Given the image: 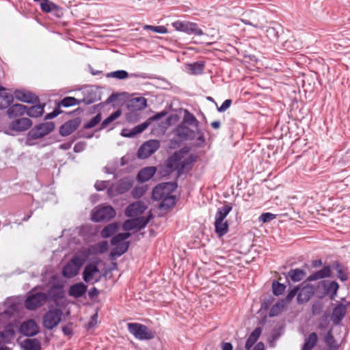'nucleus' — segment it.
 <instances>
[{"label":"nucleus","mask_w":350,"mask_h":350,"mask_svg":"<svg viewBox=\"0 0 350 350\" xmlns=\"http://www.w3.org/2000/svg\"><path fill=\"white\" fill-rule=\"evenodd\" d=\"M119 95L118 93H112L106 100L105 103H100L96 105H94L90 111V113L92 114L98 111V113L105 105H108L118 99Z\"/></svg>","instance_id":"46"},{"label":"nucleus","mask_w":350,"mask_h":350,"mask_svg":"<svg viewBox=\"0 0 350 350\" xmlns=\"http://www.w3.org/2000/svg\"><path fill=\"white\" fill-rule=\"evenodd\" d=\"M130 244V241H124L122 243L115 244V247H113L109 253L110 260H113L126 253L129 248Z\"/></svg>","instance_id":"26"},{"label":"nucleus","mask_w":350,"mask_h":350,"mask_svg":"<svg viewBox=\"0 0 350 350\" xmlns=\"http://www.w3.org/2000/svg\"><path fill=\"white\" fill-rule=\"evenodd\" d=\"M59 102L60 105L64 107H69L81 104L79 99L73 96H65Z\"/></svg>","instance_id":"53"},{"label":"nucleus","mask_w":350,"mask_h":350,"mask_svg":"<svg viewBox=\"0 0 350 350\" xmlns=\"http://www.w3.org/2000/svg\"><path fill=\"white\" fill-rule=\"evenodd\" d=\"M146 147L150 150L149 154L154 153L160 146V142L157 139H150L144 143Z\"/></svg>","instance_id":"56"},{"label":"nucleus","mask_w":350,"mask_h":350,"mask_svg":"<svg viewBox=\"0 0 350 350\" xmlns=\"http://www.w3.org/2000/svg\"><path fill=\"white\" fill-rule=\"evenodd\" d=\"M180 122L187 125L194 126L196 128V129L198 128L200 124L196 116L187 109L185 110L184 116Z\"/></svg>","instance_id":"44"},{"label":"nucleus","mask_w":350,"mask_h":350,"mask_svg":"<svg viewBox=\"0 0 350 350\" xmlns=\"http://www.w3.org/2000/svg\"><path fill=\"white\" fill-rule=\"evenodd\" d=\"M317 340V334L315 332H312L305 340L301 350H311L316 345Z\"/></svg>","instance_id":"48"},{"label":"nucleus","mask_w":350,"mask_h":350,"mask_svg":"<svg viewBox=\"0 0 350 350\" xmlns=\"http://www.w3.org/2000/svg\"><path fill=\"white\" fill-rule=\"evenodd\" d=\"M128 330L135 338L140 340H148L154 338V333L147 326L138 323H128Z\"/></svg>","instance_id":"6"},{"label":"nucleus","mask_w":350,"mask_h":350,"mask_svg":"<svg viewBox=\"0 0 350 350\" xmlns=\"http://www.w3.org/2000/svg\"><path fill=\"white\" fill-rule=\"evenodd\" d=\"M88 291V286L82 282L72 284L68 290V295L76 299L82 297Z\"/></svg>","instance_id":"24"},{"label":"nucleus","mask_w":350,"mask_h":350,"mask_svg":"<svg viewBox=\"0 0 350 350\" xmlns=\"http://www.w3.org/2000/svg\"><path fill=\"white\" fill-rule=\"evenodd\" d=\"M172 27L178 31L185 33L188 35L202 36L204 32L196 23L189 21H176L172 23Z\"/></svg>","instance_id":"8"},{"label":"nucleus","mask_w":350,"mask_h":350,"mask_svg":"<svg viewBox=\"0 0 350 350\" xmlns=\"http://www.w3.org/2000/svg\"><path fill=\"white\" fill-rule=\"evenodd\" d=\"M274 301H275V298L272 296H269V297L264 299L261 303L260 310H267L270 307L272 306Z\"/></svg>","instance_id":"64"},{"label":"nucleus","mask_w":350,"mask_h":350,"mask_svg":"<svg viewBox=\"0 0 350 350\" xmlns=\"http://www.w3.org/2000/svg\"><path fill=\"white\" fill-rule=\"evenodd\" d=\"M300 289V286H294L292 289L289 290L285 298L282 299L286 304L290 302L295 295L297 296L299 293V291Z\"/></svg>","instance_id":"59"},{"label":"nucleus","mask_w":350,"mask_h":350,"mask_svg":"<svg viewBox=\"0 0 350 350\" xmlns=\"http://www.w3.org/2000/svg\"><path fill=\"white\" fill-rule=\"evenodd\" d=\"M90 254L88 248H83L78 251V252L72 258L76 263H78L79 266H83V264L90 258Z\"/></svg>","instance_id":"42"},{"label":"nucleus","mask_w":350,"mask_h":350,"mask_svg":"<svg viewBox=\"0 0 350 350\" xmlns=\"http://www.w3.org/2000/svg\"><path fill=\"white\" fill-rule=\"evenodd\" d=\"M161 200L158 206L159 209L166 211L175 206L176 199L174 195H165Z\"/></svg>","instance_id":"39"},{"label":"nucleus","mask_w":350,"mask_h":350,"mask_svg":"<svg viewBox=\"0 0 350 350\" xmlns=\"http://www.w3.org/2000/svg\"><path fill=\"white\" fill-rule=\"evenodd\" d=\"M107 78H115L120 80L125 79L129 77H135V78H142V79H154L155 77L148 76L147 74L141 72V73H129L124 70H118L113 72H108L106 75Z\"/></svg>","instance_id":"16"},{"label":"nucleus","mask_w":350,"mask_h":350,"mask_svg":"<svg viewBox=\"0 0 350 350\" xmlns=\"http://www.w3.org/2000/svg\"><path fill=\"white\" fill-rule=\"evenodd\" d=\"M40 332V328L33 319H27L22 323L19 327V332L27 337H33Z\"/></svg>","instance_id":"14"},{"label":"nucleus","mask_w":350,"mask_h":350,"mask_svg":"<svg viewBox=\"0 0 350 350\" xmlns=\"http://www.w3.org/2000/svg\"><path fill=\"white\" fill-rule=\"evenodd\" d=\"M286 304H287L282 299L278 300L277 302L271 307L269 316L270 317L278 316L286 306Z\"/></svg>","instance_id":"47"},{"label":"nucleus","mask_w":350,"mask_h":350,"mask_svg":"<svg viewBox=\"0 0 350 350\" xmlns=\"http://www.w3.org/2000/svg\"><path fill=\"white\" fill-rule=\"evenodd\" d=\"M83 98L79 99L81 103L85 105H91L101 100V93L99 88L95 85H88L81 89Z\"/></svg>","instance_id":"9"},{"label":"nucleus","mask_w":350,"mask_h":350,"mask_svg":"<svg viewBox=\"0 0 350 350\" xmlns=\"http://www.w3.org/2000/svg\"><path fill=\"white\" fill-rule=\"evenodd\" d=\"M148 206L142 200L137 201L129 204L124 211V214L128 217H133L135 215H140L143 214L147 209Z\"/></svg>","instance_id":"17"},{"label":"nucleus","mask_w":350,"mask_h":350,"mask_svg":"<svg viewBox=\"0 0 350 350\" xmlns=\"http://www.w3.org/2000/svg\"><path fill=\"white\" fill-rule=\"evenodd\" d=\"M150 152V150L148 148L146 147L145 145L143 144L140 146L139 148L137 155V157L140 159H145L148 158L151 154H149L148 153Z\"/></svg>","instance_id":"60"},{"label":"nucleus","mask_w":350,"mask_h":350,"mask_svg":"<svg viewBox=\"0 0 350 350\" xmlns=\"http://www.w3.org/2000/svg\"><path fill=\"white\" fill-rule=\"evenodd\" d=\"M154 217L152 211H148L146 216L135 217L136 230H141L146 227L148 224Z\"/></svg>","instance_id":"36"},{"label":"nucleus","mask_w":350,"mask_h":350,"mask_svg":"<svg viewBox=\"0 0 350 350\" xmlns=\"http://www.w3.org/2000/svg\"><path fill=\"white\" fill-rule=\"evenodd\" d=\"M315 293L314 286L311 284H306L299 289L297 297L299 304H304L310 300Z\"/></svg>","instance_id":"21"},{"label":"nucleus","mask_w":350,"mask_h":350,"mask_svg":"<svg viewBox=\"0 0 350 350\" xmlns=\"http://www.w3.org/2000/svg\"><path fill=\"white\" fill-rule=\"evenodd\" d=\"M191 150V148L189 146H184L180 149L175 151L172 156H170L166 162V167L168 169L174 168L173 165L176 163L182 161L183 159L187 155Z\"/></svg>","instance_id":"18"},{"label":"nucleus","mask_w":350,"mask_h":350,"mask_svg":"<svg viewBox=\"0 0 350 350\" xmlns=\"http://www.w3.org/2000/svg\"><path fill=\"white\" fill-rule=\"evenodd\" d=\"M121 110L117 109L111 113L107 118L104 119L100 124L99 130L105 129L109 124L113 122L121 116Z\"/></svg>","instance_id":"50"},{"label":"nucleus","mask_w":350,"mask_h":350,"mask_svg":"<svg viewBox=\"0 0 350 350\" xmlns=\"http://www.w3.org/2000/svg\"><path fill=\"white\" fill-rule=\"evenodd\" d=\"M160 184H163L161 187L164 190L166 195H172V193L177 189L178 183L176 181L163 182Z\"/></svg>","instance_id":"54"},{"label":"nucleus","mask_w":350,"mask_h":350,"mask_svg":"<svg viewBox=\"0 0 350 350\" xmlns=\"http://www.w3.org/2000/svg\"><path fill=\"white\" fill-rule=\"evenodd\" d=\"M14 95L18 100L25 103L35 104L40 102L39 97L29 90H15Z\"/></svg>","instance_id":"15"},{"label":"nucleus","mask_w":350,"mask_h":350,"mask_svg":"<svg viewBox=\"0 0 350 350\" xmlns=\"http://www.w3.org/2000/svg\"><path fill=\"white\" fill-rule=\"evenodd\" d=\"M284 332V325H281L275 327L271 332L268 338V343L270 347L274 348L276 345V341L282 336Z\"/></svg>","instance_id":"33"},{"label":"nucleus","mask_w":350,"mask_h":350,"mask_svg":"<svg viewBox=\"0 0 350 350\" xmlns=\"http://www.w3.org/2000/svg\"><path fill=\"white\" fill-rule=\"evenodd\" d=\"M272 293L275 296L282 295L286 291V286L278 280H273L271 284Z\"/></svg>","instance_id":"51"},{"label":"nucleus","mask_w":350,"mask_h":350,"mask_svg":"<svg viewBox=\"0 0 350 350\" xmlns=\"http://www.w3.org/2000/svg\"><path fill=\"white\" fill-rule=\"evenodd\" d=\"M197 140V143L195 144V146L202 148L205 145L206 139L204 133L201 129H196V139Z\"/></svg>","instance_id":"58"},{"label":"nucleus","mask_w":350,"mask_h":350,"mask_svg":"<svg viewBox=\"0 0 350 350\" xmlns=\"http://www.w3.org/2000/svg\"><path fill=\"white\" fill-rule=\"evenodd\" d=\"M335 270L337 273V278L342 282H345L348 280V269L338 260L332 262L331 269Z\"/></svg>","instance_id":"30"},{"label":"nucleus","mask_w":350,"mask_h":350,"mask_svg":"<svg viewBox=\"0 0 350 350\" xmlns=\"http://www.w3.org/2000/svg\"><path fill=\"white\" fill-rule=\"evenodd\" d=\"M306 272L299 268L291 269L286 273V278H290L293 282H300L306 276Z\"/></svg>","instance_id":"37"},{"label":"nucleus","mask_w":350,"mask_h":350,"mask_svg":"<svg viewBox=\"0 0 350 350\" xmlns=\"http://www.w3.org/2000/svg\"><path fill=\"white\" fill-rule=\"evenodd\" d=\"M7 114L10 118L23 116L26 114L27 107L23 104L16 103L8 107Z\"/></svg>","instance_id":"28"},{"label":"nucleus","mask_w":350,"mask_h":350,"mask_svg":"<svg viewBox=\"0 0 350 350\" xmlns=\"http://www.w3.org/2000/svg\"><path fill=\"white\" fill-rule=\"evenodd\" d=\"M317 287H321L323 290L321 293L317 291V293L319 297L322 298L325 295H328L331 300H334L337 295L340 286L335 280L330 282L322 280L318 283Z\"/></svg>","instance_id":"12"},{"label":"nucleus","mask_w":350,"mask_h":350,"mask_svg":"<svg viewBox=\"0 0 350 350\" xmlns=\"http://www.w3.org/2000/svg\"><path fill=\"white\" fill-rule=\"evenodd\" d=\"M53 122L39 123L32 127L27 133L25 138V145L31 146L36 144L35 140L43 138L55 129Z\"/></svg>","instance_id":"1"},{"label":"nucleus","mask_w":350,"mask_h":350,"mask_svg":"<svg viewBox=\"0 0 350 350\" xmlns=\"http://www.w3.org/2000/svg\"><path fill=\"white\" fill-rule=\"evenodd\" d=\"M62 316L63 311L60 308H49L43 315V327L49 330L53 329L61 322Z\"/></svg>","instance_id":"3"},{"label":"nucleus","mask_w":350,"mask_h":350,"mask_svg":"<svg viewBox=\"0 0 350 350\" xmlns=\"http://www.w3.org/2000/svg\"><path fill=\"white\" fill-rule=\"evenodd\" d=\"M347 312L345 305L338 304L333 310L332 320L335 325L338 324L345 317Z\"/></svg>","instance_id":"31"},{"label":"nucleus","mask_w":350,"mask_h":350,"mask_svg":"<svg viewBox=\"0 0 350 350\" xmlns=\"http://www.w3.org/2000/svg\"><path fill=\"white\" fill-rule=\"evenodd\" d=\"M101 262L99 257H93L90 261L85 265L82 273V278L86 283L94 284L100 280V276L92 281L95 274L99 272L98 265Z\"/></svg>","instance_id":"4"},{"label":"nucleus","mask_w":350,"mask_h":350,"mask_svg":"<svg viewBox=\"0 0 350 350\" xmlns=\"http://www.w3.org/2000/svg\"><path fill=\"white\" fill-rule=\"evenodd\" d=\"M32 124V121L29 118H20L13 120L10 124L9 129L16 132H23L29 130Z\"/></svg>","instance_id":"19"},{"label":"nucleus","mask_w":350,"mask_h":350,"mask_svg":"<svg viewBox=\"0 0 350 350\" xmlns=\"http://www.w3.org/2000/svg\"><path fill=\"white\" fill-rule=\"evenodd\" d=\"M187 70L191 75H198L203 72L204 68V63L203 62H195L187 64Z\"/></svg>","instance_id":"43"},{"label":"nucleus","mask_w":350,"mask_h":350,"mask_svg":"<svg viewBox=\"0 0 350 350\" xmlns=\"http://www.w3.org/2000/svg\"><path fill=\"white\" fill-rule=\"evenodd\" d=\"M147 106V99L142 96L133 98L127 103V107L131 111H142Z\"/></svg>","instance_id":"22"},{"label":"nucleus","mask_w":350,"mask_h":350,"mask_svg":"<svg viewBox=\"0 0 350 350\" xmlns=\"http://www.w3.org/2000/svg\"><path fill=\"white\" fill-rule=\"evenodd\" d=\"M120 223L115 221L105 226L100 232L103 238L107 239L112 237L120 228Z\"/></svg>","instance_id":"35"},{"label":"nucleus","mask_w":350,"mask_h":350,"mask_svg":"<svg viewBox=\"0 0 350 350\" xmlns=\"http://www.w3.org/2000/svg\"><path fill=\"white\" fill-rule=\"evenodd\" d=\"M332 275V270L330 265H325L321 269L314 271L310 274L306 280L308 282H313L320 279L329 278Z\"/></svg>","instance_id":"25"},{"label":"nucleus","mask_w":350,"mask_h":350,"mask_svg":"<svg viewBox=\"0 0 350 350\" xmlns=\"http://www.w3.org/2000/svg\"><path fill=\"white\" fill-rule=\"evenodd\" d=\"M157 169L155 167H146L142 168L137 175V180L139 183H145L151 179L155 174Z\"/></svg>","instance_id":"29"},{"label":"nucleus","mask_w":350,"mask_h":350,"mask_svg":"<svg viewBox=\"0 0 350 350\" xmlns=\"http://www.w3.org/2000/svg\"><path fill=\"white\" fill-rule=\"evenodd\" d=\"M214 227L217 237L221 238L228 232L229 224L228 221H215Z\"/></svg>","instance_id":"41"},{"label":"nucleus","mask_w":350,"mask_h":350,"mask_svg":"<svg viewBox=\"0 0 350 350\" xmlns=\"http://www.w3.org/2000/svg\"><path fill=\"white\" fill-rule=\"evenodd\" d=\"M232 209V206L230 204H226L223 206L219 207L215 216V221H224Z\"/></svg>","instance_id":"45"},{"label":"nucleus","mask_w":350,"mask_h":350,"mask_svg":"<svg viewBox=\"0 0 350 350\" xmlns=\"http://www.w3.org/2000/svg\"><path fill=\"white\" fill-rule=\"evenodd\" d=\"M80 124L81 120L79 118L70 120L60 126L59 133L62 137L68 136L78 129Z\"/></svg>","instance_id":"20"},{"label":"nucleus","mask_w":350,"mask_h":350,"mask_svg":"<svg viewBox=\"0 0 350 350\" xmlns=\"http://www.w3.org/2000/svg\"><path fill=\"white\" fill-rule=\"evenodd\" d=\"M144 28V29L151 30L155 33H161V34H164L167 32V29L165 26H163V25L153 26V25H146Z\"/></svg>","instance_id":"61"},{"label":"nucleus","mask_w":350,"mask_h":350,"mask_svg":"<svg viewBox=\"0 0 350 350\" xmlns=\"http://www.w3.org/2000/svg\"><path fill=\"white\" fill-rule=\"evenodd\" d=\"M115 209L111 205H100L94 208L91 213V219L94 222H100L104 220L109 221L115 217Z\"/></svg>","instance_id":"5"},{"label":"nucleus","mask_w":350,"mask_h":350,"mask_svg":"<svg viewBox=\"0 0 350 350\" xmlns=\"http://www.w3.org/2000/svg\"><path fill=\"white\" fill-rule=\"evenodd\" d=\"M133 181L129 177L119 180L107 188V194L109 197L116 196L129 191L133 187Z\"/></svg>","instance_id":"7"},{"label":"nucleus","mask_w":350,"mask_h":350,"mask_svg":"<svg viewBox=\"0 0 350 350\" xmlns=\"http://www.w3.org/2000/svg\"><path fill=\"white\" fill-rule=\"evenodd\" d=\"M161 185H164L158 184L152 189L151 198L154 201L161 200L166 195L164 190L161 187Z\"/></svg>","instance_id":"52"},{"label":"nucleus","mask_w":350,"mask_h":350,"mask_svg":"<svg viewBox=\"0 0 350 350\" xmlns=\"http://www.w3.org/2000/svg\"><path fill=\"white\" fill-rule=\"evenodd\" d=\"M46 301H53L58 305V301L65 296L64 285L62 283H54L44 293Z\"/></svg>","instance_id":"11"},{"label":"nucleus","mask_w":350,"mask_h":350,"mask_svg":"<svg viewBox=\"0 0 350 350\" xmlns=\"http://www.w3.org/2000/svg\"><path fill=\"white\" fill-rule=\"evenodd\" d=\"M122 230L124 231H130L136 229L135 217H131V219L125 220L122 224Z\"/></svg>","instance_id":"62"},{"label":"nucleus","mask_w":350,"mask_h":350,"mask_svg":"<svg viewBox=\"0 0 350 350\" xmlns=\"http://www.w3.org/2000/svg\"><path fill=\"white\" fill-rule=\"evenodd\" d=\"M21 347L23 350H42L41 342L36 338L24 340Z\"/></svg>","instance_id":"34"},{"label":"nucleus","mask_w":350,"mask_h":350,"mask_svg":"<svg viewBox=\"0 0 350 350\" xmlns=\"http://www.w3.org/2000/svg\"><path fill=\"white\" fill-rule=\"evenodd\" d=\"M262 332V329L260 327H256L252 333L250 334L247 338L245 345V350H250L252 346L257 342Z\"/></svg>","instance_id":"38"},{"label":"nucleus","mask_w":350,"mask_h":350,"mask_svg":"<svg viewBox=\"0 0 350 350\" xmlns=\"http://www.w3.org/2000/svg\"><path fill=\"white\" fill-rule=\"evenodd\" d=\"M78 263L72 258L63 268L62 274L66 278H72L77 275L81 269Z\"/></svg>","instance_id":"27"},{"label":"nucleus","mask_w":350,"mask_h":350,"mask_svg":"<svg viewBox=\"0 0 350 350\" xmlns=\"http://www.w3.org/2000/svg\"><path fill=\"white\" fill-rule=\"evenodd\" d=\"M189 125L180 122L174 129L175 137L170 139V147L175 148L179 146L182 142L194 140L196 139V131L189 127Z\"/></svg>","instance_id":"2"},{"label":"nucleus","mask_w":350,"mask_h":350,"mask_svg":"<svg viewBox=\"0 0 350 350\" xmlns=\"http://www.w3.org/2000/svg\"><path fill=\"white\" fill-rule=\"evenodd\" d=\"M101 119L102 115L101 113L99 112L94 117L85 122L83 125V128L85 129H92L101 121Z\"/></svg>","instance_id":"55"},{"label":"nucleus","mask_w":350,"mask_h":350,"mask_svg":"<svg viewBox=\"0 0 350 350\" xmlns=\"http://www.w3.org/2000/svg\"><path fill=\"white\" fill-rule=\"evenodd\" d=\"M324 342L328 346L330 350H338L339 345L336 343V341L332 334V329H330L324 337Z\"/></svg>","instance_id":"49"},{"label":"nucleus","mask_w":350,"mask_h":350,"mask_svg":"<svg viewBox=\"0 0 350 350\" xmlns=\"http://www.w3.org/2000/svg\"><path fill=\"white\" fill-rule=\"evenodd\" d=\"M196 161L197 156L193 154H191L182 161H180L176 163V165H174V168L169 170L170 172L176 171L177 173V177L179 178L181 176L187 174L190 170H191L193 165L196 162Z\"/></svg>","instance_id":"10"},{"label":"nucleus","mask_w":350,"mask_h":350,"mask_svg":"<svg viewBox=\"0 0 350 350\" xmlns=\"http://www.w3.org/2000/svg\"><path fill=\"white\" fill-rule=\"evenodd\" d=\"M150 125V121H145L130 130L122 129L121 131V135L125 137L132 138L135 135L144 132Z\"/></svg>","instance_id":"23"},{"label":"nucleus","mask_w":350,"mask_h":350,"mask_svg":"<svg viewBox=\"0 0 350 350\" xmlns=\"http://www.w3.org/2000/svg\"><path fill=\"white\" fill-rule=\"evenodd\" d=\"M14 97L5 90L0 91V110L7 109L13 102Z\"/></svg>","instance_id":"40"},{"label":"nucleus","mask_w":350,"mask_h":350,"mask_svg":"<svg viewBox=\"0 0 350 350\" xmlns=\"http://www.w3.org/2000/svg\"><path fill=\"white\" fill-rule=\"evenodd\" d=\"M33 105L28 107L27 109L26 115H27L30 118H38L41 117L44 113V107L46 106L45 103H38L33 104Z\"/></svg>","instance_id":"32"},{"label":"nucleus","mask_w":350,"mask_h":350,"mask_svg":"<svg viewBox=\"0 0 350 350\" xmlns=\"http://www.w3.org/2000/svg\"><path fill=\"white\" fill-rule=\"evenodd\" d=\"M46 297L44 292L30 294L25 300V306L29 310H35L46 302Z\"/></svg>","instance_id":"13"},{"label":"nucleus","mask_w":350,"mask_h":350,"mask_svg":"<svg viewBox=\"0 0 350 350\" xmlns=\"http://www.w3.org/2000/svg\"><path fill=\"white\" fill-rule=\"evenodd\" d=\"M146 192L145 187H135L132 191V196L135 199L142 197Z\"/></svg>","instance_id":"63"},{"label":"nucleus","mask_w":350,"mask_h":350,"mask_svg":"<svg viewBox=\"0 0 350 350\" xmlns=\"http://www.w3.org/2000/svg\"><path fill=\"white\" fill-rule=\"evenodd\" d=\"M40 9L46 13H51L53 11V8H56V4L49 0H45L40 3Z\"/></svg>","instance_id":"57"}]
</instances>
